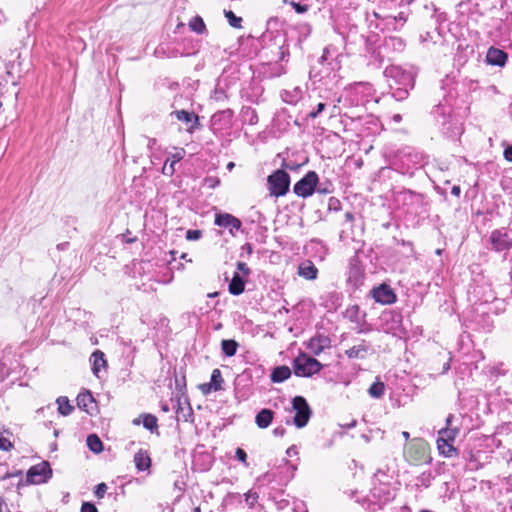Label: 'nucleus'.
Segmentation results:
<instances>
[{
  "label": "nucleus",
  "instance_id": "nucleus-1",
  "mask_svg": "<svg viewBox=\"0 0 512 512\" xmlns=\"http://www.w3.org/2000/svg\"><path fill=\"white\" fill-rule=\"evenodd\" d=\"M404 457L408 463L415 466L428 464L432 460L428 443L420 438H415L406 445Z\"/></svg>",
  "mask_w": 512,
  "mask_h": 512
},
{
  "label": "nucleus",
  "instance_id": "nucleus-2",
  "mask_svg": "<svg viewBox=\"0 0 512 512\" xmlns=\"http://www.w3.org/2000/svg\"><path fill=\"white\" fill-rule=\"evenodd\" d=\"M294 373L299 377H311L322 369V364L306 353H300L293 362Z\"/></svg>",
  "mask_w": 512,
  "mask_h": 512
},
{
  "label": "nucleus",
  "instance_id": "nucleus-3",
  "mask_svg": "<svg viewBox=\"0 0 512 512\" xmlns=\"http://www.w3.org/2000/svg\"><path fill=\"white\" fill-rule=\"evenodd\" d=\"M269 192L272 196H284L290 185V176L284 170H277L267 178Z\"/></svg>",
  "mask_w": 512,
  "mask_h": 512
},
{
  "label": "nucleus",
  "instance_id": "nucleus-4",
  "mask_svg": "<svg viewBox=\"0 0 512 512\" xmlns=\"http://www.w3.org/2000/svg\"><path fill=\"white\" fill-rule=\"evenodd\" d=\"M292 410L295 412L292 423L297 428L305 427L312 414L306 399L302 396L294 397L292 400Z\"/></svg>",
  "mask_w": 512,
  "mask_h": 512
},
{
  "label": "nucleus",
  "instance_id": "nucleus-5",
  "mask_svg": "<svg viewBox=\"0 0 512 512\" xmlns=\"http://www.w3.org/2000/svg\"><path fill=\"white\" fill-rule=\"evenodd\" d=\"M319 182V177L315 171H309L303 178H301L293 187L294 193L302 198L311 196Z\"/></svg>",
  "mask_w": 512,
  "mask_h": 512
},
{
  "label": "nucleus",
  "instance_id": "nucleus-6",
  "mask_svg": "<svg viewBox=\"0 0 512 512\" xmlns=\"http://www.w3.org/2000/svg\"><path fill=\"white\" fill-rule=\"evenodd\" d=\"M51 475V468L48 462H41L32 466L27 472V480L32 484H40L46 481Z\"/></svg>",
  "mask_w": 512,
  "mask_h": 512
},
{
  "label": "nucleus",
  "instance_id": "nucleus-7",
  "mask_svg": "<svg viewBox=\"0 0 512 512\" xmlns=\"http://www.w3.org/2000/svg\"><path fill=\"white\" fill-rule=\"evenodd\" d=\"M490 242L498 252L508 250L512 246V239L504 229L494 230L490 235Z\"/></svg>",
  "mask_w": 512,
  "mask_h": 512
},
{
  "label": "nucleus",
  "instance_id": "nucleus-8",
  "mask_svg": "<svg viewBox=\"0 0 512 512\" xmlns=\"http://www.w3.org/2000/svg\"><path fill=\"white\" fill-rule=\"evenodd\" d=\"M171 116L187 125L186 131L190 134L199 127V117L194 112L186 110H176L171 113Z\"/></svg>",
  "mask_w": 512,
  "mask_h": 512
},
{
  "label": "nucleus",
  "instance_id": "nucleus-9",
  "mask_svg": "<svg viewBox=\"0 0 512 512\" xmlns=\"http://www.w3.org/2000/svg\"><path fill=\"white\" fill-rule=\"evenodd\" d=\"M372 297L376 302L389 305L396 301V295L393 290L386 284H381L380 286L374 288L371 291Z\"/></svg>",
  "mask_w": 512,
  "mask_h": 512
},
{
  "label": "nucleus",
  "instance_id": "nucleus-10",
  "mask_svg": "<svg viewBox=\"0 0 512 512\" xmlns=\"http://www.w3.org/2000/svg\"><path fill=\"white\" fill-rule=\"evenodd\" d=\"M330 346V339L324 335L314 336L307 343V348L314 355H320L325 349L329 348Z\"/></svg>",
  "mask_w": 512,
  "mask_h": 512
},
{
  "label": "nucleus",
  "instance_id": "nucleus-11",
  "mask_svg": "<svg viewBox=\"0 0 512 512\" xmlns=\"http://www.w3.org/2000/svg\"><path fill=\"white\" fill-rule=\"evenodd\" d=\"M215 224L228 228L232 234L234 230H238L241 227V221L228 213L217 214L215 217Z\"/></svg>",
  "mask_w": 512,
  "mask_h": 512
},
{
  "label": "nucleus",
  "instance_id": "nucleus-12",
  "mask_svg": "<svg viewBox=\"0 0 512 512\" xmlns=\"http://www.w3.org/2000/svg\"><path fill=\"white\" fill-rule=\"evenodd\" d=\"M486 61L491 65L504 66L507 61V54L500 49L491 47L487 52Z\"/></svg>",
  "mask_w": 512,
  "mask_h": 512
},
{
  "label": "nucleus",
  "instance_id": "nucleus-13",
  "mask_svg": "<svg viewBox=\"0 0 512 512\" xmlns=\"http://www.w3.org/2000/svg\"><path fill=\"white\" fill-rule=\"evenodd\" d=\"M134 463L139 471H145L151 466V458L147 451L139 450L134 455Z\"/></svg>",
  "mask_w": 512,
  "mask_h": 512
},
{
  "label": "nucleus",
  "instance_id": "nucleus-14",
  "mask_svg": "<svg viewBox=\"0 0 512 512\" xmlns=\"http://www.w3.org/2000/svg\"><path fill=\"white\" fill-rule=\"evenodd\" d=\"M274 413L270 409H262L259 411L255 417V422L257 426L261 429L267 428L272 420H273Z\"/></svg>",
  "mask_w": 512,
  "mask_h": 512
},
{
  "label": "nucleus",
  "instance_id": "nucleus-15",
  "mask_svg": "<svg viewBox=\"0 0 512 512\" xmlns=\"http://www.w3.org/2000/svg\"><path fill=\"white\" fill-rule=\"evenodd\" d=\"M291 376V370L288 366H278L271 373V381L273 383H281Z\"/></svg>",
  "mask_w": 512,
  "mask_h": 512
},
{
  "label": "nucleus",
  "instance_id": "nucleus-16",
  "mask_svg": "<svg viewBox=\"0 0 512 512\" xmlns=\"http://www.w3.org/2000/svg\"><path fill=\"white\" fill-rule=\"evenodd\" d=\"M318 270L315 265L306 261L299 266V275L308 280H314L317 277Z\"/></svg>",
  "mask_w": 512,
  "mask_h": 512
},
{
  "label": "nucleus",
  "instance_id": "nucleus-17",
  "mask_svg": "<svg viewBox=\"0 0 512 512\" xmlns=\"http://www.w3.org/2000/svg\"><path fill=\"white\" fill-rule=\"evenodd\" d=\"M437 448L440 454H442L445 457H452L457 454L456 449L453 446V442L450 441L437 438Z\"/></svg>",
  "mask_w": 512,
  "mask_h": 512
},
{
  "label": "nucleus",
  "instance_id": "nucleus-18",
  "mask_svg": "<svg viewBox=\"0 0 512 512\" xmlns=\"http://www.w3.org/2000/svg\"><path fill=\"white\" fill-rule=\"evenodd\" d=\"M244 289V280L238 273H235L229 284V292L233 295H240L241 293H243Z\"/></svg>",
  "mask_w": 512,
  "mask_h": 512
},
{
  "label": "nucleus",
  "instance_id": "nucleus-19",
  "mask_svg": "<svg viewBox=\"0 0 512 512\" xmlns=\"http://www.w3.org/2000/svg\"><path fill=\"white\" fill-rule=\"evenodd\" d=\"M91 361L93 363V372L95 374H98L101 368H104L106 366V360L104 358V353L96 350L91 355Z\"/></svg>",
  "mask_w": 512,
  "mask_h": 512
},
{
  "label": "nucleus",
  "instance_id": "nucleus-20",
  "mask_svg": "<svg viewBox=\"0 0 512 512\" xmlns=\"http://www.w3.org/2000/svg\"><path fill=\"white\" fill-rule=\"evenodd\" d=\"M56 403L58 406L59 414L63 416L70 415L74 410V407L70 404L69 399L65 396L58 397Z\"/></svg>",
  "mask_w": 512,
  "mask_h": 512
},
{
  "label": "nucleus",
  "instance_id": "nucleus-21",
  "mask_svg": "<svg viewBox=\"0 0 512 512\" xmlns=\"http://www.w3.org/2000/svg\"><path fill=\"white\" fill-rule=\"evenodd\" d=\"M384 19L386 20V24L388 26H391L394 30H397L398 24H400L402 27L407 21V15L404 12H400L397 16H386Z\"/></svg>",
  "mask_w": 512,
  "mask_h": 512
},
{
  "label": "nucleus",
  "instance_id": "nucleus-22",
  "mask_svg": "<svg viewBox=\"0 0 512 512\" xmlns=\"http://www.w3.org/2000/svg\"><path fill=\"white\" fill-rule=\"evenodd\" d=\"M238 346L235 340H222L221 342L222 352L228 357H232L236 354Z\"/></svg>",
  "mask_w": 512,
  "mask_h": 512
},
{
  "label": "nucleus",
  "instance_id": "nucleus-23",
  "mask_svg": "<svg viewBox=\"0 0 512 512\" xmlns=\"http://www.w3.org/2000/svg\"><path fill=\"white\" fill-rule=\"evenodd\" d=\"M87 446L94 453H100L103 450L102 441L95 434H91L87 437Z\"/></svg>",
  "mask_w": 512,
  "mask_h": 512
},
{
  "label": "nucleus",
  "instance_id": "nucleus-24",
  "mask_svg": "<svg viewBox=\"0 0 512 512\" xmlns=\"http://www.w3.org/2000/svg\"><path fill=\"white\" fill-rule=\"evenodd\" d=\"M385 384L381 381L374 382L368 389V393L372 398L379 399L384 395Z\"/></svg>",
  "mask_w": 512,
  "mask_h": 512
},
{
  "label": "nucleus",
  "instance_id": "nucleus-25",
  "mask_svg": "<svg viewBox=\"0 0 512 512\" xmlns=\"http://www.w3.org/2000/svg\"><path fill=\"white\" fill-rule=\"evenodd\" d=\"M94 401L92 394L89 391L82 392L77 396V405L80 409L88 410L89 404Z\"/></svg>",
  "mask_w": 512,
  "mask_h": 512
},
{
  "label": "nucleus",
  "instance_id": "nucleus-26",
  "mask_svg": "<svg viewBox=\"0 0 512 512\" xmlns=\"http://www.w3.org/2000/svg\"><path fill=\"white\" fill-rule=\"evenodd\" d=\"M367 347L363 344L355 345L346 351L349 358H364L367 353Z\"/></svg>",
  "mask_w": 512,
  "mask_h": 512
},
{
  "label": "nucleus",
  "instance_id": "nucleus-27",
  "mask_svg": "<svg viewBox=\"0 0 512 512\" xmlns=\"http://www.w3.org/2000/svg\"><path fill=\"white\" fill-rule=\"evenodd\" d=\"M457 434V428L445 427L438 432V439L454 442Z\"/></svg>",
  "mask_w": 512,
  "mask_h": 512
},
{
  "label": "nucleus",
  "instance_id": "nucleus-28",
  "mask_svg": "<svg viewBox=\"0 0 512 512\" xmlns=\"http://www.w3.org/2000/svg\"><path fill=\"white\" fill-rule=\"evenodd\" d=\"M223 378L219 369H214L211 374L210 386L213 391H219L222 389Z\"/></svg>",
  "mask_w": 512,
  "mask_h": 512
},
{
  "label": "nucleus",
  "instance_id": "nucleus-29",
  "mask_svg": "<svg viewBox=\"0 0 512 512\" xmlns=\"http://www.w3.org/2000/svg\"><path fill=\"white\" fill-rule=\"evenodd\" d=\"M189 27L192 31H194L198 34H202L206 29L205 23L200 16L193 17L189 21Z\"/></svg>",
  "mask_w": 512,
  "mask_h": 512
},
{
  "label": "nucleus",
  "instance_id": "nucleus-30",
  "mask_svg": "<svg viewBox=\"0 0 512 512\" xmlns=\"http://www.w3.org/2000/svg\"><path fill=\"white\" fill-rule=\"evenodd\" d=\"M143 426L151 432L156 431L158 428L157 418L152 414L143 415Z\"/></svg>",
  "mask_w": 512,
  "mask_h": 512
},
{
  "label": "nucleus",
  "instance_id": "nucleus-31",
  "mask_svg": "<svg viewBox=\"0 0 512 512\" xmlns=\"http://www.w3.org/2000/svg\"><path fill=\"white\" fill-rule=\"evenodd\" d=\"M225 17L227 18L230 26L234 28H241L242 18L236 16L232 11H224Z\"/></svg>",
  "mask_w": 512,
  "mask_h": 512
},
{
  "label": "nucleus",
  "instance_id": "nucleus-32",
  "mask_svg": "<svg viewBox=\"0 0 512 512\" xmlns=\"http://www.w3.org/2000/svg\"><path fill=\"white\" fill-rule=\"evenodd\" d=\"M283 2L289 4L291 7H293L295 12L298 14H304L309 10L308 5L300 4L299 2H296L295 0H292V1L283 0Z\"/></svg>",
  "mask_w": 512,
  "mask_h": 512
},
{
  "label": "nucleus",
  "instance_id": "nucleus-33",
  "mask_svg": "<svg viewBox=\"0 0 512 512\" xmlns=\"http://www.w3.org/2000/svg\"><path fill=\"white\" fill-rule=\"evenodd\" d=\"M175 165L170 159H167L162 168V173L166 176H172L175 172Z\"/></svg>",
  "mask_w": 512,
  "mask_h": 512
},
{
  "label": "nucleus",
  "instance_id": "nucleus-34",
  "mask_svg": "<svg viewBox=\"0 0 512 512\" xmlns=\"http://www.w3.org/2000/svg\"><path fill=\"white\" fill-rule=\"evenodd\" d=\"M257 499L258 495L256 492L249 491L248 493L245 494V502L250 508H252L255 505Z\"/></svg>",
  "mask_w": 512,
  "mask_h": 512
},
{
  "label": "nucleus",
  "instance_id": "nucleus-35",
  "mask_svg": "<svg viewBox=\"0 0 512 512\" xmlns=\"http://www.w3.org/2000/svg\"><path fill=\"white\" fill-rule=\"evenodd\" d=\"M13 448V444L0 433V450L9 451Z\"/></svg>",
  "mask_w": 512,
  "mask_h": 512
},
{
  "label": "nucleus",
  "instance_id": "nucleus-36",
  "mask_svg": "<svg viewBox=\"0 0 512 512\" xmlns=\"http://www.w3.org/2000/svg\"><path fill=\"white\" fill-rule=\"evenodd\" d=\"M106 491H107V485L105 483H100L96 486L95 495L98 498H102L104 496V494L106 493Z\"/></svg>",
  "mask_w": 512,
  "mask_h": 512
},
{
  "label": "nucleus",
  "instance_id": "nucleus-37",
  "mask_svg": "<svg viewBox=\"0 0 512 512\" xmlns=\"http://www.w3.org/2000/svg\"><path fill=\"white\" fill-rule=\"evenodd\" d=\"M185 156V150L183 148L178 149L173 155H172V162L177 163L180 160H182Z\"/></svg>",
  "mask_w": 512,
  "mask_h": 512
},
{
  "label": "nucleus",
  "instance_id": "nucleus-38",
  "mask_svg": "<svg viewBox=\"0 0 512 512\" xmlns=\"http://www.w3.org/2000/svg\"><path fill=\"white\" fill-rule=\"evenodd\" d=\"M201 237L200 230H188L186 233V238L188 240H198Z\"/></svg>",
  "mask_w": 512,
  "mask_h": 512
},
{
  "label": "nucleus",
  "instance_id": "nucleus-39",
  "mask_svg": "<svg viewBox=\"0 0 512 512\" xmlns=\"http://www.w3.org/2000/svg\"><path fill=\"white\" fill-rule=\"evenodd\" d=\"M236 458L241 461L242 463H244L245 465H247V454L246 452L241 449V448H237L236 450Z\"/></svg>",
  "mask_w": 512,
  "mask_h": 512
},
{
  "label": "nucleus",
  "instance_id": "nucleus-40",
  "mask_svg": "<svg viewBox=\"0 0 512 512\" xmlns=\"http://www.w3.org/2000/svg\"><path fill=\"white\" fill-rule=\"evenodd\" d=\"M81 512H98V510L94 504L85 502L82 504Z\"/></svg>",
  "mask_w": 512,
  "mask_h": 512
},
{
  "label": "nucleus",
  "instance_id": "nucleus-41",
  "mask_svg": "<svg viewBox=\"0 0 512 512\" xmlns=\"http://www.w3.org/2000/svg\"><path fill=\"white\" fill-rule=\"evenodd\" d=\"M237 269L241 271L244 276H248L250 274V269L244 262H238Z\"/></svg>",
  "mask_w": 512,
  "mask_h": 512
},
{
  "label": "nucleus",
  "instance_id": "nucleus-42",
  "mask_svg": "<svg viewBox=\"0 0 512 512\" xmlns=\"http://www.w3.org/2000/svg\"><path fill=\"white\" fill-rule=\"evenodd\" d=\"M325 109L324 103H319L315 111L310 112V117L316 118Z\"/></svg>",
  "mask_w": 512,
  "mask_h": 512
},
{
  "label": "nucleus",
  "instance_id": "nucleus-43",
  "mask_svg": "<svg viewBox=\"0 0 512 512\" xmlns=\"http://www.w3.org/2000/svg\"><path fill=\"white\" fill-rule=\"evenodd\" d=\"M504 158L507 161L512 162V146H509L504 150Z\"/></svg>",
  "mask_w": 512,
  "mask_h": 512
},
{
  "label": "nucleus",
  "instance_id": "nucleus-44",
  "mask_svg": "<svg viewBox=\"0 0 512 512\" xmlns=\"http://www.w3.org/2000/svg\"><path fill=\"white\" fill-rule=\"evenodd\" d=\"M200 389H201V391L203 392V394H209L211 391H213L212 386H210V382H209V383L202 384V385L200 386Z\"/></svg>",
  "mask_w": 512,
  "mask_h": 512
},
{
  "label": "nucleus",
  "instance_id": "nucleus-45",
  "mask_svg": "<svg viewBox=\"0 0 512 512\" xmlns=\"http://www.w3.org/2000/svg\"><path fill=\"white\" fill-rule=\"evenodd\" d=\"M315 191H317L320 194H328L331 192V190H329L327 187H323L322 185H320L318 188L316 187Z\"/></svg>",
  "mask_w": 512,
  "mask_h": 512
},
{
  "label": "nucleus",
  "instance_id": "nucleus-46",
  "mask_svg": "<svg viewBox=\"0 0 512 512\" xmlns=\"http://www.w3.org/2000/svg\"><path fill=\"white\" fill-rule=\"evenodd\" d=\"M156 143H157L156 139H154V138H148L147 147H148L150 150H153V149H154V146L156 145Z\"/></svg>",
  "mask_w": 512,
  "mask_h": 512
},
{
  "label": "nucleus",
  "instance_id": "nucleus-47",
  "mask_svg": "<svg viewBox=\"0 0 512 512\" xmlns=\"http://www.w3.org/2000/svg\"><path fill=\"white\" fill-rule=\"evenodd\" d=\"M242 250L246 251L247 254H252L253 252V248H252V245L249 244V243H246L242 246Z\"/></svg>",
  "mask_w": 512,
  "mask_h": 512
},
{
  "label": "nucleus",
  "instance_id": "nucleus-48",
  "mask_svg": "<svg viewBox=\"0 0 512 512\" xmlns=\"http://www.w3.org/2000/svg\"><path fill=\"white\" fill-rule=\"evenodd\" d=\"M452 194H453V195H456V196H459V195H460V187H458V186H454V187L452 188Z\"/></svg>",
  "mask_w": 512,
  "mask_h": 512
},
{
  "label": "nucleus",
  "instance_id": "nucleus-49",
  "mask_svg": "<svg viewBox=\"0 0 512 512\" xmlns=\"http://www.w3.org/2000/svg\"><path fill=\"white\" fill-rule=\"evenodd\" d=\"M452 419L453 415L450 414L446 419V427H450Z\"/></svg>",
  "mask_w": 512,
  "mask_h": 512
},
{
  "label": "nucleus",
  "instance_id": "nucleus-50",
  "mask_svg": "<svg viewBox=\"0 0 512 512\" xmlns=\"http://www.w3.org/2000/svg\"><path fill=\"white\" fill-rule=\"evenodd\" d=\"M283 432H284V430H283V429H279V428L274 429V434H275V435H280V436H282V435H283Z\"/></svg>",
  "mask_w": 512,
  "mask_h": 512
},
{
  "label": "nucleus",
  "instance_id": "nucleus-51",
  "mask_svg": "<svg viewBox=\"0 0 512 512\" xmlns=\"http://www.w3.org/2000/svg\"><path fill=\"white\" fill-rule=\"evenodd\" d=\"M345 218L348 220V221H352L353 220V214L350 213V212H347L345 214Z\"/></svg>",
  "mask_w": 512,
  "mask_h": 512
},
{
  "label": "nucleus",
  "instance_id": "nucleus-52",
  "mask_svg": "<svg viewBox=\"0 0 512 512\" xmlns=\"http://www.w3.org/2000/svg\"><path fill=\"white\" fill-rule=\"evenodd\" d=\"M402 436L404 437V439L407 441L410 437V434L407 432V431H403L402 432Z\"/></svg>",
  "mask_w": 512,
  "mask_h": 512
},
{
  "label": "nucleus",
  "instance_id": "nucleus-53",
  "mask_svg": "<svg viewBox=\"0 0 512 512\" xmlns=\"http://www.w3.org/2000/svg\"><path fill=\"white\" fill-rule=\"evenodd\" d=\"M180 412H183V408L181 406V402H180V399L178 400V409H177V414L179 415Z\"/></svg>",
  "mask_w": 512,
  "mask_h": 512
},
{
  "label": "nucleus",
  "instance_id": "nucleus-54",
  "mask_svg": "<svg viewBox=\"0 0 512 512\" xmlns=\"http://www.w3.org/2000/svg\"><path fill=\"white\" fill-rule=\"evenodd\" d=\"M355 426H356V421L355 420H353L351 423L346 425L347 428H353Z\"/></svg>",
  "mask_w": 512,
  "mask_h": 512
},
{
  "label": "nucleus",
  "instance_id": "nucleus-55",
  "mask_svg": "<svg viewBox=\"0 0 512 512\" xmlns=\"http://www.w3.org/2000/svg\"><path fill=\"white\" fill-rule=\"evenodd\" d=\"M162 410H163L164 412H168V411H169V407H168V405H167V404L162 405Z\"/></svg>",
  "mask_w": 512,
  "mask_h": 512
},
{
  "label": "nucleus",
  "instance_id": "nucleus-56",
  "mask_svg": "<svg viewBox=\"0 0 512 512\" xmlns=\"http://www.w3.org/2000/svg\"><path fill=\"white\" fill-rule=\"evenodd\" d=\"M233 167H234V163H233V162H230V163L228 164V168H229V169H232Z\"/></svg>",
  "mask_w": 512,
  "mask_h": 512
},
{
  "label": "nucleus",
  "instance_id": "nucleus-57",
  "mask_svg": "<svg viewBox=\"0 0 512 512\" xmlns=\"http://www.w3.org/2000/svg\"><path fill=\"white\" fill-rule=\"evenodd\" d=\"M9 475L7 473H5L4 475H0V479H5L6 477H8Z\"/></svg>",
  "mask_w": 512,
  "mask_h": 512
},
{
  "label": "nucleus",
  "instance_id": "nucleus-58",
  "mask_svg": "<svg viewBox=\"0 0 512 512\" xmlns=\"http://www.w3.org/2000/svg\"><path fill=\"white\" fill-rule=\"evenodd\" d=\"M193 512H201L200 508L199 507H195Z\"/></svg>",
  "mask_w": 512,
  "mask_h": 512
},
{
  "label": "nucleus",
  "instance_id": "nucleus-59",
  "mask_svg": "<svg viewBox=\"0 0 512 512\" xmlns=\"http://www.w3.org/2000/svg\"><path fill=\"white\" fill-rule=\"evenodd\" d=\"M287 454H289V455L293 454L292 448H289V449L287 450Z\"/></svg>",
  "mask_w": 512,
  "mask_h": 512
},
{
  "label": "nucleus",
  "instance_id": "nucleus-60",
  "mask_svg": "<svg viewBox=\"0 0 512 512\" xmlns=\"http://www.w3.org/2000/svg\"><path fill=\"white\" fill-rule=\"evenodd\" d=\"M287 454H289V455L293 454L292 448H289V449L287 450Z\"/></svg>",
  "mask_w": 512,
  "mask_h": 512
},
{
  "label": "nucleus",
  "instance_id": "nucleus-61",
  "mask_svg": "<svg viewBox=\"0 0 512 512\" xmlns=\"http://www.w3.org/2000/svg\"><path fill=\"white\" fill-rule=\"evenodd\" d=\"M406 2V4H411L412 2H414L415 0H404Z\"/></svg>",
  "mask_w": 512,
  "mask_h": 512
},
{
  "label": "nucleus",
  "instance_id": "nucleus-62",
  "mask_svg": "<svg viewBox=\"0 0 512 512\" xmlns=\"http://www.w3.org/2000/svg\"><path fill=\"white\" fill-rule=\"evenodd\" d=\"M133 423L138 425L140 423V421H139V419H135V420H133Z\"/></svg>",
  "mask_w": 512,
  "mask_h": 512
},
{
  "label": "nucleus",
  "instance_id": "nucleus-63",
  "mask_svg": "<svg viewBox=\"0 0 512 512\" xmlns=\"http://www.w3.org/2000/svg\"><path fill=\"white\" fill-rule=\"evenodd\" d=\"M255 119H257V116L254 115L253 118L250 119V122L253 123V121H255Z\"/></svg>",
  "mask_w": 512,
  "mask_h": 512
},
{
  "label": "nucleus",
  "instance_id": "nucleus-64",
  "mask_svg": "<svg viewBox=\"0 0 512 512\" xmlns=\"http://www.w3.org/2000/svg\"><path fill=\"white\" fill-rule=\"evenodd\" d=\"M255 119H257V116L254 115L253 118L250 119V122L253 123V121H255Z\"/></svg>",
  "mask_w": 512,
  "mask_h": 512
}]
</instances>
